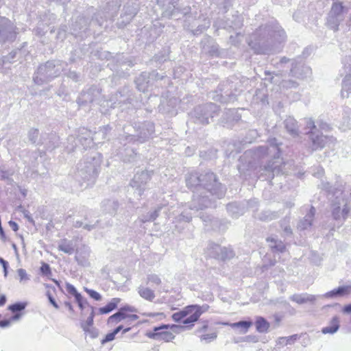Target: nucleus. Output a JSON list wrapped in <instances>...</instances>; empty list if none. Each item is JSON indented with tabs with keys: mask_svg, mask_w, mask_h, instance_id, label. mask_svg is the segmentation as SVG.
<instances>
[{
	"mask_svg": "<svg viewBox=\"0 0 351 351\" xmlns=\"http://www.w3.org/2000/svg\"><path fill=\"white\" fill-rule=\"evenodd\" d=\"M90 252V248L86 245H83L77 250L75 258L79 265L83 267H86L89 265L88 257Z\"/></svg>",
	"mask_w": 351,
	"mask_h": 351,
	"instance_id": "a878e982",
	"label": "nucleus"
},
{
	"mask_svg": "<svg viewBox=\"0 0 351 351\" xmlns=\"http://www.w3.org/2000/svg\"><path fill=\"white\" fill-rule=\"evenodd\" d=\"M151 178V174L147 171H142L137 172L130 182L132 188L136 189L137 191L138 196H141L144 190L145 186Z\"/></svg>",
	"mask_w": 351,
	"mask_h": 351,
	"instance_id": "f3484780",
	"label": "nucleus"
},
{
	"mask_svg": "<svg viewBox=\"0 0 351 351\" xmlns=\"http://www.w3.org/2000/svg\"><path fill=\"white\" fill-rule=\"evenodd\" d=\"M131 95L129 94L126 89L122 91H118L112 95L109 99L106 100L103 99L101 96V90L96 86H92L88 90H84L79 95L77 102L79 106H84L87 104L97 103L101 106V112L106 113L108 109L106 107L114 108L117 107L123 108L124 105L132 104V99L130 97Z\"/></svg>",
	"mask_w": 351,
	"mask_h": 351,
	"instance_id": "39448f33",
	"label": "nucleus"
},
{
	"mask_svg": "<svg viewBox=\"0 0 351 351\" xmlns=\"http://www.w3.org/2000/svg\"><path fill=\"white\" fill-rule=\"evenodd\" d=\"M117 62L119 64V66H123L125 64L128 65L129 66H132L133 63L131 60H127L123 55H118L117 57Z\"/></svg>",
	"mask_w": 351,
	"mask_h": 351,
	"instance_id": "0e129e2a",
	"label": "nucleus"
},
{
	"mask_svg": "<svg viewBox=\"0 0 351 351\" xmlns=\"http://www.w3.org/2000/svg\"><path fill=\"white\" fill-rule=\"evenodd\" d=\"M226 123H231L233 121H238L241 119V116L234 110L229 109L226 113Z\"/></svg>",
	"mask_w": 351,
	"mask_h": 351,
	"instance_id": "864d4df0",
	"label": "nucleus"
},
{
	"mask_svg": "<svg viewBox=\"0 0 351 351\" xmlns=\"http://www.w3.org/2000/svg\"><path fill=\"white\" fill-rule=\"evenodd\" d=\"M17 273L20 278V282L29 280V276L27 274L25 269L22 268L19 269Z\"/></svg>",
	"mask_w": 351,
	"mask_h": 351,
	"instance_id": "338daca9",
	"label": "nucleus"
},
{
	"mask_svg": "<svg viewBox=\"0 0 351 351\" xmlns=\"http://www.w3.org/2000/svg\"><path fill=\"white\" fill-rule=\"evenodd\" d=\"M348 291L349 287L348 286L339 287L337 289H335L330 291L326 293L323 296L328 298L342 297L347 294L348 293Z\"/></svg>",
	"mask_w": 351,
	"mask_h": 351,
	"instance_id": "4c0bfd02",
	"label": "nucleus"
},
{
	"mask_svg": "<svg viewBox=\"0 0 351 351\" xmlns=\"http://www.w3.org/2000/svg\"><path fill=\"white\" fill-rule=\"evenodd\" d=\"M192 219V215L188 213L186 211L182 213L177 218L178 221L189 222Z\"/></svg>",
	"mask_w": 351,
	"mask_h": 351,
	"instance_id": "69168bd1",
	"label": "nucleus"
},
{
	"mask_svg": "<svg viewBox=\"0 0 351 351\" xmlns=\"http://www.w3.org/2000/svg\"><path fill=\"white\" fill-rule=\"evenodd\" d=\"M213 43V39L210 36L205 37L201 41V45L203 49L208 53L210 56H219V47L217 45L212 44L209 46V44Z\"/></svg>",
	"mask_w": 351,
	"mask_h": 351,
	"instance_id": "cd10ccee",
	"label": "nucleus"
},
{
	"mask_svg": "<svg viewBox=\"0 0 351 351\" xmlns=\"http://www.w3.org/2000/svg\"><path fill=\"white\" fill-rule=\"evenodd\" d=\"M66 289L69 293L74 296L75 300H79L80 299V296L82 295L77 292V289L73 285L69 283H66Z\"/></svg>",
	"mask_w": 351,
	"mask_h": 351,
	"instance_id": "4d7b16f0",
	"label": "nucleus"
},
{
	"mask_svg": "<svg viewBox=\"0 0 351 351\" xmlns=\"http://www.w3.org/2000/svg\"><path fill=\"white\" fill-rule=\"evenodd\" d=\"M280 145L274 138L269 139L266 145L245 151L240 156L237 165L241 176L245 180L250 178L263 159H267V163L263 167H260L259 178L271 181L275 175L287 173L286 163L280 158Z\"/></svg>",
	"mask_w": 351,
	"mask_h": 351,
	"instance_id": "f257e3e1",
	"label": "nucleus"
},
{
	"mask_svg": "<svg viewBox=\"0 0 351 351\" xmlns=\"http://www.w3.org/2000/svg\"><path fill=\"white\" fill-rule=\"evenodd\" d=\"M339 319L337 316H335L332 317L331 321L329 323V325L324 327L322 329V332L323 334H334L335 333L339 328Z\"/></svg>",
	"mask_w": 351,
	"mask_h": 351,
	"instance_id": "c9c22d12",
	"label": "nucleus"
},
{
	"mask_svg": "<svg viewBox=\"0 0 351 351\" xmlns=\"http://www.w3.org/2000/svg\"><path fill=\"white\" fill-rule=\"evenodd\" d=\"M119 154L121 156L123 160L126 162H132L137 157V154L134 149L129 147L124 149L123 152H119Z\"/></svg>",
	"mask_w": 351,
	"mask_h": 351,
	"instance_id": "c03bdc74",
	"label": "nucleus"
},
{
	"mask_svg": "<svg viewBox=\"0 0 351 351\" xmlns=\"http://www.w3.org/2000/svg\"><path fill=\"white\" fill-rule=\"evenodd\" d=\"M43 144L47 150H52L58 145L59 137L56 133H50L48 134H44Z\"/></svg>",
	"mask_w": 351,
	"mask_h": 351,
	"instance_id": "c756f323",
	"label": "nucleus"
},
{
	"mask_svg": "<svg viewBox=\"0 0 351 351\" xmlns=\"http://www.w3.org/2000/svg\"><path fill=\"white\" fill-rule=\"evenodd\" d=\"M228 212L234 217L243 214V210L240 208L236 203L228 204L226 206Z\"/></svg>",
	"mask_w": 351,
	"mask_h": 351,
	"instance_id": "603ef678",
	"label": "nucleus"
},
{
	"mask_svg": "<svg viewBox=\"0 0 351 351\" xmlns=\"http://www.w3.org/2000/svg\"><path fill=\"white\" fill-rule=\"evenodd\" d=\"M89 24L88 19L84 16H79L72 24L71 29L73 31L72 34H76L80 31H85Z\"/></svg>",
	"mask_w": 351,
	"mask_h": 351,
	"instance_id": "7c9ffc66",
	"label": "nucleus"
},
{
	"mask_svg": "<svg viewBox=\"0 0 351 351\" xmlns=\"http://www.w3.org/2000/svg\"><path fill=\"white\" fill-rule=\"evenodd\" d=\"M341 128L343 130H347L351 128V109L349 108H346L343 110Z\"/></svg>",
	"mask_w": 351,
	"mask_h": 351,
	"instance_id": "37998d69",
	"label": "nucleus"
},
{
	"mask_svg": "<svg viewBox=\"0 0 351 351\" xmlns=\"http://www.w3.org/2000/svg\"><path fill=\"white\" fill-rule=\"evenodd\" d=\"M278 74H275V76H272L270 78V82L273 84H278L280 87L289 89L296 88L298 86V84L296 81L292 80H280L278 79Z\"/></svg>",
	"mask_w": 351,
	"mask_h": 351,
	"instance_id": "c85d7f7f",
	"label": "nucleus"
},
{
	"mask_svg": "<svg viewBox=\"0 0 351 351\" xmlns=\"http://www.w3.org/2000/svg\"><path fill=\"white\" fill-rule=\"evenodd\" d=\"M285 32L277 23L261 25L250 36L248 45L257 54H269L277 51L276 45L285 40Z\"/></svg>",
	"mask_w": 351,
	"mask_h": 351,
	"instance_id": "7ed1b4c3",
	"label": "nucleus"
},
{
	"mask_svg": "<svg viewBox=\"0 0 351 351\" xmlns=\"http://www.w3.org/2000/svg\"><path fill=\"white\" fill-rule=\"evenodd\" d=\"M279 217L278 212L271 210H264L259 215V219L261 221H269Z\"/></svg>",
	"mask_w": 351,
	"mask_h": 351,
	"instance_id": "09e8293b",
	"label": "nucleus"
},
{
	"mask_svg": "<svg viewBox=\"0 0 351 351\" xmlns=\"http://www.w3.org/2000/svg\"><path fill=\"white\" fill-rule=\"evenodd\" d=\"M267 241L269 242V246L274 252H283L285 250V245L280 240L274 237H269Z\"/></svg>",
	"mask_w": 351,
	"mask_h": 351,
	"instance_id": "ea45409f",
	"label": "nucleus"
},
{
	"mask_svg": "<svg viewBox=\"0 0 351 351\" xmlns=\"http://www.w3.org/2000/svg\"><path fill=\"white\" fill-rule=\"evenodd\" d=\"M210 25L209 21H204V24L199 25L193 31L194 35H199L204 30L207 29Z\"/></svg>",
	"mask_w": 351,
	"mask_h": 351,
	"instance_id": "bf43d9fd",
	"label": "nucleus"
},
{
	"mask_svg": "<svg viewBox=\"0 0 351 351\" xmlns=\"http://www.w3.org/2000/svg\"><path fill=\"white\" fill-rule=\"evenodd\" d=\"M78 304L80 308L83 311L86 306L90 307V304H88L86 299L84 298L82 295L80 296V299L79 300H75Z\"/></svg>",
	"mask_w": 351,
	"mask_h": 351,
	"instance_id": "774afa93",
	"label": "nucleus"
},
{
	"mask_svg": "<svg viewBox=\"0 0 351 351\" xmlns=\"http://www.w3.org/2000/svg\"><path fill=\"white\" fill-rule=\"evenodd\" d=\"M192 315L189 305L185 306L182 310L174 313L172 315V319L176 322H182L187 318L189 316Z\"/></svg>",
	"mask_w": 351,
	"mask_h": 351,
	"instance_id": "e433bc0d",
	"label": "nucleus"
},
{
	"mask_svg": "<svg viewBox=\"0 0 351 351\" xmlns=\"http://www.w3.org/2000/svg\"><path fill=\"white\" fill-rule=\"evenodd\" d=\"M317 297L307 293H295L289 297V300L298 304H304L308 302L313 304Z\"/></svg>",
	"mask_w": 351,
	"mask_h": 351,
	"instance_id": "393cba45",
	"label": "nucleus"
},
{
	"mask_svg": "<svg viewBox=\"0 0 351 351\" xmlns=\"http://www.w3.org/2000/svg\"><path fill=\"white\" fill-rule=\"evenodd\" d=\"M306 134L309 139L310 148L312 152L324 148L328 141V136L323 135L319 130L308 131Z\"/></svg>",
	"mask_w": 351,
	"mask_h": 351,
	"instance_id": "aec40b11",
	"label": "nucleus"
},
{
	"mask_svg": "<svg viewBox=\"0 0 351 351\" xmlns=\"http://www.w3.org/2000/svg\"><path fill=\"white\" fill-rule=\"evenodd\" d=\"M16 27L11 21L5 17L0 16V43L13 41L16 38Z\"/></svg>",
	"mask_w": 351,
	"mask_h": 351,
	"instance_id": "2eb2a0df",
	"label": "nucleus"
},
{
	"mask_svg": "<svg viewBox=\"0 0 351 351\" xmlns=\"http://www.w3.org/2000/svg\"><path fill=\"white\" fill-rule=\"evenodd\" d=\"M169 324H161L159 326L154 328L153 330H149L146 332V336L149 339L165 341H170L175 338V335L172 332L168 330Z\"/></svg>",
	"mask_w": 351,
	"mask_h": 351,
	"instance_id": "dca6fc26",
	"label": "nucleus"
},
{
	"mask_svg": "<svg viewBox=\"0 0 351 351\" xmlns=\"http://www.w3.org/2000/svg\"><path fill=\"white\" fill-rule=\"evenodd\" d=\"M284 124L286 130L291 135L293 136L298 135L299 127L296 120L293 117H287L285 120Z\"/></svg>",
	"mask_w": 351,
	"mask_h": 351,
	"instance_id": "2f4dec72",
	"label": "nucleus"
},
{
	"mask_svg": "<svg viewBox=\"0 0 351 351\" xmlns=\"http://www.w3.org/2000/svg\"><path fill=\"white\" fill-rule=\"evenodd\" d=\"M84 291L88 294V295L90 298H92L95 300L99 301L101 300V295H100V293H99L96 291L86 288V287L84 288Z\"/></svg>",
	"mask_w": 351,
	"mask_h": 351,
	"instance_id": "680f3d73",
	"label": "nucleus"
},
{
	"mask_svg": "<svg viewBox=\"0 0 351 351\" xmlns=\"http://www.w3.org/2000/svg\"><path fill=\"white\" fill-rule=\"evenodd\" d=\"M255 326L258 332L263 333L267 332L269 328V323L264 317H257Z\"/></svg>",
	"mask_w": 351,
	"mask_h": 351,
	"instance_id": "a18cd8bd",
	"label": "nucleus"
},
{
	"mask_svg": "<svg viewBox=\"0 0 351 351\" xmlns=\"http://www.w3.org/2000/svg\"><path fill=\"white\" fill-rule=\"evenodd\" d=\"M219 112V107L213 103H208L195 107L192 112L195 121L201 124H208L209 118H213Z\"/></svg>",
	"mask_w": 351,
	"mask_h": 351,
	"instance_id": "f8f14e48",
	"label": "nucleus"
},
{
	"mask_svg": "<svg viewBox=\"0 0 351 351\" xmlns=\"http://www.w3.org/2000/svg\"><path fill=\"white\" fill-rule=\"evenodd\" d=\"M79 214H80V216L83 217V219L75 221L73 223V226L75 228H82L84 230L87 231H91L98 226L99 221L91 219L93 214V212L91 210L83 208L79 211Z\"/></svg>",
	"mask_w": 351,
	"mask_h": 351,
	"instance_id": "4468645a",
	"label": "nucleus"
},
{
	"mask_svg": "<svg viewBox=\"0 0 351 351\" xmlns=\"http://www.w3.org/2000/svg\"><path fill=\"white\" fill-rule=\"evenodd\" d=\"M252 325V322L250 321H240L235 323L230 324L232 328H238L240 330V333H245L247 332L249 328Z\"/></svg>",
	"mask_w": 351,
	"mask_h": 351,
	"instance_id": "49530a36",
	"label": "nucleus"
},
{
	"mask_svg": "<svg viewBox=\"0 0 351 351\" xmlns=\"http://www.w3.org/2000/svg\"><path fill=\"white\" fill-rule=\"evenodd\" d=\"M316 210L315 207L311 206L309 211L306 214L304 217L300 221L298 228L301 230H304L311 228L315 215Z\"/></svg>",
	"mask_w": 351,
	"mask_h": 351,
	"instance_id": "bb28decb",
	"label": "nucleus"
},
{
	"mask_svg": "<svg viewBox=\"0 0 351 351\" xmlns=\"http://www.w3.org/2000/svg\"><path fill=\"white\" fill-rule=\"evenodd\" d=\"M120 299L118 298H112L109 303H108L106 306L103 307H100L98 311L99 313L101 315L108 314L117 308L119 303L120 302Z\"/></svg>",
	"mask_w": 351,
	"mask_h": 351,
	"instance_id": "58836bf2",
	"label": "nucleus"
},
{
	"mask_svg": "<svg viewBox=\"0 0 351 351\" xmlns=\"http://www.w3.org/2000/svg\"><path fill=\"white\" fill-rule=\"evenodd\" d=\"M346 76L341 84V95L348 97L351 93V56L346 57L343 60Z\"/></svg>",
	"mask_w": 351,
	"mask_h": 351,
	"instance_id": "a211bd4d",
	"label": "nucleus"
},
{
	"mask_svg": "<svg viewBox=\"0 0 351 351\" xmlns=\"http://www.w3.org/2000/svg\"><path fill=\"white\" fill-rule=\"evenodd\" d=\"M60 251H62L68 254H72L74 251V246L71 241H66V240L62 241L58 247Z\"/></svg>",
	"mask_w": 351,
	"mask_h": 351,
	"instance_id": "de8ad7c7",
	"label": "nucleus"
},
{
	"mask_svg": "<svg viewBox=\"0 0 351 351\" xmlns=\"http://www.w3.org/2000/svg\"><path fill=\"white\" fill-rule=\"evenodd\" d=\"M111 127L109 125H105L100 128L98 132L95 133V136H101L102 139H105L107 137L108 134L111 130Z\"/></svg>",
	"mask_w": 351,
	"mask_h": 351,
	"instance_id": "6e6d98bb",
	"label": "nucleus"
},
{
	"mask_svg": "<svg viewBox=\"0 0 351 351\" xmlns=\"http://www.w3.org/2000/svg\"><path fill=\"white\" fill-rule=\"evenodd\" d=\"M157 2L162 8L165 16L180 19L179 14L186 15L190 11L189 7H185L183 9L177 7L178 4L176 0H158Z\"/></svg>",
	"mask_w": 351,
	"mask_h": 351,
	"instance_id": "ddd939ff",
	"label": "nucleus"
},
{
	"mask_svg": "<svg viewBox=\"0 0 351 351\" xmlns=\"http://www.w3.org/2000/svg\"><path fill=\"white\" fill-rule=\"evenodd\" d=\"M185 326H181V325H176V324H169V328L171 329L173 332L175 333H180L182 331H184L186 329H191L192 328H189V326L191 324H184Z\"/></svg>",
	"mask_w": 351,
	"mask_h": 351,
	"instance_id": "13d9d810",
	"label": "nucleus"
},
{
	"mask_svg": "<svg viewBox=\"0 0 351 351\" xmlns=\"http://www.w3.org/2000/svg\"><path fill=\"white\" fill-rule=\"evenodd\" d=\"M138 9L137 7L134 5H125L123 8V15L122 18H123V21L126 23L130 22V21L136 16L137 14Z\"/></svg>",
	"mask_w": 351,
	"mask_h": 351,
	"instance_id": "72a5a7b5",
	"label": "nucleus"
},
{
	"mask_svg": "<svg viewBox=\"0 0 351 351\" xmlns=\"http://www.w3.org/2000/svg\"><path fill=\"white\" fill-rule=\"evenodd\" d=\"M292 59L288 58L285 56L280 58V60L273 59L271 64L277 69L279 73L271 72L265 71L266 75L275 76V74H278V77L283 75V73L286 71V69L291 67Z\"/></svg>",
	"mask_w": 351,
	"mask_h": 351,
	"instance_id": "5701e85b",
	"label": "nucleus"
},
{
	"mask_svg": "<svg viewBox=\"0 0 351 351\" xmlns=\"http://www.w3.org/2000/svg\"><path fill=\"white\" fill-rule=\"evenodd\" d=\"M147 283H150L152 285H159L161 284L162 281L160 277L154 274H149L147 276Z\"/></svg>",
	"mask_w": 351,
	"mask_h": 351,
	"instance_id": "052dcab7",
	"label": "nucleus"
},
{
	"mask_svg": "<svg viewBox=\"0 0 351 351\" xmlns=\"http://www.w3.org/2000/svg\"><path fill=\"white\" fill-rule=\"evenodd\" d=\"M138 293L141 298L149 302H152L156 297L153 290L144 286L138 288Z\"/></svg>",
	"mask_w": 351,
	"mask_h": 351,
	"instance_id": "a19ab883",
	"label": "nucleus"
},
{
	"mask_svg": "<svg viewBox=\"0 0 351 351\" xmlns=\"http://www.w3.org/2000/svg\"><path fill=\"white\" fill-rule=\"evenodd\" d=\"M124 135L121 139L128 143H145L153 136L154 133V124L150 121H145L135 124L125 125L123 128Z\"/></svg>",
	"mask_w": 351,
	"mask_h": 351,
	"instance_id": "0eeeda50",
	"label": "nucleus"
},
{
	"mask_svg": "<svg viewBox=\"0 0 351 351\" xmlns=\"http://www.w3.org/2000/svg\"><path fill=\"white\" fill-rule=\"evenodd\" d=\"M27 306L26 302H18L8 306V309L12 313H19L24 311Z\"/></svg>",
	"mask_w": 351,
	"mask_h": 351,
	"instance_id": "3c124183",
	"label": "nucleus"
},
{
	"mask_svg": "<svg viewBox=\"0 0 351 351\" xmlns=\"http://www.w3.org/2000/svg\"><path fill=\"white\" fill-rule=\"evenodd\" d=\"M65 63L61 60H50L38 68L34 82L37 84L50 81L59 76L64 69Z\"/></svg>",
	"mask_w": 351,
	"mask_h": 351,
	"instance_id": "6e6552de",
	"label": "nucleus"
},
{
	"mask_svg": "<svg viewBox=\"0 0 351 351\" xmlns=\"http://www.w3.org/2000/svg\"><path fill=\"white\" fill-rule=\"evenodd\" d=\"M322 188L332 195L330 206L332 219L343 223L351 210V187L346 189V182L339 179L334 185L322 182Z\"/></svg>",
	"mask_w": 351,
	"mask_h": 351,
	"instance_id": "20e7f679",
	"label": "nucleus"
},
{
	"mask_svg": "<svg viewBox=\"0 0 351 351\" xmlns=\"http://www.w3.org/2000/svg\"><path fill=\"white\" fill-rule=\"evenodd\" d=\"M97 139V136H93V133L90 130L84 128H80L76 138L73 136H69V145L66 146V149L69 152H73L75 148L80 147V145L83 149L91 148L95 144L94 141Z\"/></svg>",
	"mask_w": 351,
	"mask_h": 351,
	"instance_id": "9b49d317",
	"label": "nucleus"
},
{
	"mask_svg": "<svg viewBox=\"0 0 351 351\" xmlns=\"http://www.w3.org/2000/svg\"><path fill=\"white\" fill-rule=\"evenodd\" d=\"M119 207V204L115 200L106 199L102 202V208L104 210L111 215L115 214Z\"/></svg>",
	"mask_w": 351,
	"mask_h": 351,
	"instance_id": "79ce46f5",
	"label": "nucleus"
},
{
	"mask_svg": "<svg viewBox=\"0 0 351 351\" xmlns=\"http://www.w3.org/2000/svg\"><path fill=\"white\" fill-rule=\"evenodd\" d=\"M102 156L96 150L87 152L77 163L75 180L85 188L95 184L101 169Z\"/></svg>",
	"mask_w": 351,
	"mask_h": 351,
	"instance_id": "423d86ee",
	"label": "nucleus"
},
{
	"mask_svg": "<svg viewBox=\"0 0 351 351\" xmlns=\"http://www.w3.org/2000/svg\"><path fill=\"white\" fill-rule=\"evenodd\" d=\"M192 315L189 316L183 321L184 324H191L189 328H192L194 326V323L196 322L200 316L207 312L210 308V306L207 304L203 305L192 304L189 305Z\"/></svg>",
	"mask_w": 351,
	"mask_h": 351,
	"instance_id": "412c9836",
	"label": "nucleus"
},
{
	"mask_svg": "<svg viewBox=\"0 0 351 351\" xmlns=\"http://www.w3.org/2000/svg\"><path fill=\"white\" fill-rule=\"evenodd\" d=\"M309 71V67L304 66L301 58L292 59L289 75L300 79L304 77Z\"/></svg>",
	"mask_w": 351,
	"mask_h": 351,
	"instance_id": "4be33fe9",
	"label": "nucleus"
},
{
	"mask_svg": "<svg viewBox=\"0 0 351 351\" xmlns=\"http://www.w3.org/2000/svg\"><path fill=\"white\" fill-rule=\"evenodd\" d=\"M17 53V50H13L10 51L7 56H3L1 59V64L3 66L6 64H10L13 62L14 60L16 58Z\"/></svg>",
	"mask_w": 351,
	"mask_h": 351,
	"instance_id": "5fc2aeb1",
	"label": "nucleus"
},
{
	"mask_svg": "<svg viewBox=\"0 0 351 351\" xmlns=\"http://www.w3.org/2000/svg\"><path fill=\"white\" fill-rule=\"evenodd\" d=\"M349 11L350 8L344 5L343 2L333 0L327 17L328 27L335 32L338 31L339 25L348 17Z\"/></svg>",
	"mask_w": 351,
	"mask_h": 351,
	"instance_id": "9d476101",
	"label": "nucleus"
},
{
	"mask_svg": "<svg viewBox=\"0 0 351 351\" xmlns=\"http://www.w3.org/2000/svg\"><path fill=\"white\" fill-rule=\"evenodd\" d=\"M243 91V82L235 77L223 82L218 86L217 95L221 103H228L236 99V97Z\"/></svg>",
	"mask_w": 351,
	"mask_h": 351,
	"instance_id": "1a4fd4ad",
	"label": "nucleus"
},
{
	"mask_svg": "<svg viewBox=\"0 0 351 351\" xmlns=\"http://www.w3.org/2000/svg\"><path fill=\"white\" fill-rule=\"evenodd\" d=\"M127 319L128 322H134L138 319V316L135 314L125 313L121 308L114 314L108 317V322L109 324H117L121 321Z\"/></svg>",
	"mask_w": 351,
	"mask_h": 351,
	"instance_id": "b1692460",
	"label": "nucleus"
},
{
	"mask_svg": "<svg viewBox=\"0 0 351 351\" xmlns=\"http://www.w3.org/2000/svg\"><path fill=\"white\" fill-rule=\"evenodd\" d=\"M162 207L159 206L156 209H155L153 212H151L150 213H147V215H144L141 217V221L142 223H146L148 221H153L159 215V213L161 210Z\"/></svg>",
	"mask_w": 351,
	"mask_h": 351,
	"instance_id": "8fccbe9b",
	"label": "nucleus"
},
{
	"mask_svg": "<svg viewBox=\"0 0 351 351\" xmlns=\"http://www.w3.org/2000/svg\"><path fill=\"white\" fill-rule=\"evenodd\" d=\"M29 141L36 145H43L45 143L43 141L44 134L40 136L39 130L36 128H31L28 132Z\"/></svg>",
	"mask_w": 351,
	"mask_h": 351,
	"instance_id": "f704fd0d",
	"label": "nucleus"
},
{
	"mask_svg": "<svg viewBox=\"0 0 351 351\" xmlns=\"http://www.w3.org/2000/svg\"><path fill=\"white\" fill-rule=\"evenodd\" d=\"M209 250L211 256L222 261L231 259L234 256V252L231 247H221L215 243L210 245Z\"/></svg>",
	"mask_w": 351,
	"mask_h": 351,
	"instance_id": "6ab92c4d",
	"label": "nucleus"
},
{
	"mask_svg": "<svg viewBox=\"0 0 351 351\" xmlns=\"http://www.w3.org/2000/svg\"><path fill=\"white\" fill-rule=\"evenodd\" d=\"M149 75L147 73H142L136 80V88L139 91L145 93L149 86Z\"/></svg>",
	"mask_w": 351,
	"mask_h": 351,
	"instance_id": "473e14b6",
	"label": "nucleus"
},
{
	"mask_svg": "<svg viewBox=\"0 0 351 351\" xmlns=\"http://www.w3.org/2000/svg\"><path fill=\"white\" fill-rule=\"evenodd\" d=\"M187 187L194 189V194L189 209L202 210L214 206L215 199H221L225 195L226 189L217 180L216 175L210 171L199 173L193 171L186 178Z\"/></svg>",
	"mask_w": 351,
	"mask_h": 351,
	"instance_id": "f03ea898",
	"label": "nucleus"
},
{
	"mask_svg": "<svg viewBox=\"0 0 351 351\" xmlns=\"http://www.w3.org/2000/svg\"><path fill=\"white\" fill-rule=\"evenodd\" d=\"M83 330L86 335H89L90 337H91L92 339L96 338L99 335L98 330L93 326L86 328L85 329H83Z\"/></svg>",
	"mask_w": 351,
	"mask_h": 351,
	"instance_id": "e2e57ef3",
	"label": "nucleus"
}]
</instances>
